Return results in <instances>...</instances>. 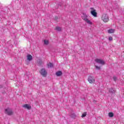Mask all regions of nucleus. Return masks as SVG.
<instances>
[{
    "instance_id": "nucleus-1",
    "label": "nucleus",
    "mask_w": 124,
    "mask_h": 124,
    "mask_svg": "<svg viewBox=\"0 0 124 124\" xmlns=\"http://www.w3.org/2000/svg\"><path fill=\"white\" fill-rule=\"evenodd\" d=\"M82 19L83 20V21H85L87 24H89V25H92L93 23L91 20H89L88 19V15L86 14V13H82Z\"/></svg>"
},
{
    "instance_id": "nucleus-2",
    "label": "nucleus",
    "mask_w": 124,
    "mask_h": 124,
    "mask_svg": "<svg viewBox=\"0 0 124 124\" xmlns=\"http://www.w3.org/2000/svg\"><path fill=\"white\" fill-rule=\"evenodd\" d=\"M101 19L104 23H107L109 21V16L106 13H104L102 15Z\"/></svg>"
},
{
    "instance_id": "nucleus-3",
    "label": "nucleus",
    "mask_w": 124,
    "mask_h": 124,
    "mask_svg": "<svg viewBox=\"0 0 124 124\" xmlns=\"http://www.w3.org/2000/svg\"><path fill=\"white\" fill-rule=\"evenodd\" d=\"M5 114L8 116H11L13 115V111L12 110V109L7 108L5 109Z\"/></svg>"
},
{
    "instance_id": "nucleus-4",
    "label": "nucleus",
    "mask_w": 124,
    "mask_h": 124,
    "mask_svg": "<svg viewBox=\"0 0 124 124\" xmlns=\"http://www.w3.org/2000/svg\"><path fill=\"white\" fill-rule=\"evenodd\" d=\"M95 62L97 63L101 64V65H104L105 64V62L102 59H95Z\"/></svg>"
},
{
    "instance_id": "nucleus-5",
    "label": "nucleus",
    "mask_w": 124,
    "mask_h": 124,
    "mask_svg": "<svg viewBox=\"0 0 124 124\" xmlns=\"http://www.w3.org/2000/svg\"><path fill=\"white\" fill-rule=\"evenodd\" d=\"M40 73L41 75L43 76V77H46V76H47V72L44 68H43L41 70Z\"/></svg>"
},
{
    "instance_id": "nucleus-6",
    "label": "nucleus",
    "mask_w": 124,
    "mask_h": 124,
    "mask_svg": "<svg viewBox=\"0 0 124 124\" xmlns=\"http://www.w3.org/2000/svg\"><path fill=\"white\" fill-rule=\"evenodd\" d=\"M88 81L90 84H93L95 82V79H94V77H89L88 78Z\"/></svg>"
},
{
    "instance_id": "nucleus-7",
    "label": "nucleus",
    "mask_w": 124,
    "mask_h": 124,
    "mask_svg": "<svg viewBox=\"0 0 124 124\" xmlns=\"http://www.w3.org/2000/svg\"><path fill=\"white\" fill-rule=\"evenodd\" d=\"M91 14L94 17H97V13L96 12V10H93L91 11Z\"/></svg>"
},
{
    "instance_id": "nucleus-8",
    "label": "nucleus",
    "mask_w": 124,
    "mask_h": 124,
    "mask_svg": "<svg viewBox=\"0 0 124 124\" xmlns=\"http://www.w3.org/2000/svg\"><path fill=\"white\" fill-rule=\"evenodd\" d=\"M22 107H23V108H25V109H28V110H31V107L28 104H25L22 106Z\"/></svg>"
},
{
    "instance_id": "nucleus-9",
    "label": "nucleus",
    "mask_w": 124,
    "mask_h": 124,
    "mask_svg": "<svg viewBox=\"0 0 124 124\" xmlns=\"http://www.w3.org/2000/svg\"><path fill=\"white\" fill-rule=\"evenodd\" d=\"M55 74L56 76H58V77L62 76V71H59L57 72Z\"/></svg>"
},
{
    "instance_id": "nucleus-10",
    "label": "nucleus",
    "mask_w": 124,
    "mask_h": 124,
    "mask_svg": "<svg viewBox=\"0 0 124 124\" xmlns=\"http://www.w3.org/2000/svg\"><path fill=\"white\" fill-rule=\"evenodd\" d=\"M27 60L28 61H31L32 60V56L31 55H27Z\"/></svg>"
},
{
    "instance_id": "nucleus-11",
    "label": "nucleus",
    "mask_w": 124,
    "mask_h": 124,
    "mask_svg": "<svg viewBox=\"0 0 124 124\" xmlns=\"http://www.w3.org/2000/svg\"><path fill=\"white\" fill-rule=\"evenodd\" d=\"M115 32V30L114 29H109L108 30V33H114Z\"/></svg>"
},
{
    "instance_id": "nucleus-12",
    "label": "nucleus",
    "mask_w": 124,
    "mask_h": 124,
    "mask_svg": "<svg viewBox=\"0 0 124 124\" xmlns=\"http://www.w3.org/2000/svg\"><path fill=\"white\" fill-rule=\"evenodd\" d=\"M109 92L111 93H116V91H115V90H114V89H113V88H110L109 90Z\"/></svg>"
},
{
    "instance_id": "nucleus-13",
    "label": "nucleus",
    "mask_w": 124,
    "mask_h": 124,
    "mask_svg": "<svg viewBox=\"0 0 124 124\" xmlns=\"http://www.w3.org/2000/svg\"><path fill=\"white\" fill-rule=\"evenodd\" d=\"M49 68H51L52 67H53L54 66V65L53 64V63H49L48 64H47Z\"/></svg>"
},
{
    "instance_id": "nucleus-14",
    "label": "nucleus",
    "mask_w": 124,
    "mask_h": 124,
    "mask_svg": "<svg viewBox=\"0 0 124 124\" xmlns=\"http://www.w3.org/2000/svg\"><path fill=\"white\" fill-rule=\"evenodd\" d=\"M108 116L110 118H113V117H114V113H113V112H109L108 113Z\"/></svg>"
},
{
    "instance_id": "nucleus-15",
    "label": "nucleus",
    "mask_w": 124,
    "mask_h": 124,
    "mask_svg": "<svg viewBox=\"0 0 124 124\" xmlns=\"http://www.w3.org/2000/svg\"><path fill=\"white\" fill-rule=\"evenodd\" d=\"M71 118H73V119H75V118H76V115L75 114V113H72L71 116H70Z\"/></svg>"
},
{
    "instance_id": "nucleus-16",
    "label": "nucleus",
    "mask_w": 124,
    "mask_h": 124,
    "mask_svg": "<svg viewBox=\"0 0 124 124\" xmlns=\"http://www.w3.org/2000/svg\"><path fill=\"white\" fill-rule=\"evenodd\" d=\"M56 31H62V28L60 27H57L56 28Z\"/></svg>"
},
{
    "instance_id": "nucleus-17",
    "label": "nucleus",
    "mask_w": 124,
    "mask_h": 124,
    "mask_svg": "<svg viewBox=\"0 0 124 124\" xmlns=\"http://www.w3.org/2000/svg\"><path fill=\"white\" fill-rule=\"evenodd\" d=\"M44 44H45L46 45H47V44L49 43V41L47 40H44Z\"/></svg>"
},
{
    "instance_id": "nucleus-18",
    "label": "nucleus",
    "mask_w": 124,
    "mask_h": 124,
    "mask_svg": "<svg viewBox=\"0 0 124 124\" xmlns=\"http://www.w3.org/2000/svg\"><path fill=\"white\" fill-rule=\"evenodd\" d=\"M86 116H87V112H84L82 114L81 117H82V118H84V117H86Z\"/></svg>"
},
{
    "instance_id": "nucleus-19",
    "label": "nucleus",
    "mask_w": 124,
    "mask_h": 124,
    "mask_svg": "<svg viewBox=\"0 0 124 124\" xmlns=\"http://www.w3.org/2000/svg\"><path fill=\"white\" fill-rule=\"evenodd\" d=\"M95 68H96V69H97L98 70H100V69H101L100 67H99V66H97V65H95Z\"/></svg>"
},
{
    "instance_id": "nucleus-20",
    "label": "nucleus",
    "mask_w": 124,
    "mask_h": 124,
    "mask_svg": "<svg viewBox=\"0 0 124 124\" xmlns=\"http://www.w3.org/2000/svg\"><path fill=\"white\" fill-rule=\"evenodd\" d=\"M113 79L114 81L115 82H116V81H117V79H118V78H117V77L114 76L113 78Z\"/></svg>"
},
{
    "instance_id": "nucleus-21",
    "label": "nucleus",
    "mask_w": 124,
    "mask_h": 124,
    "mask_svg": "<svg viewBox=\"0 0 124 124\" xmlns=\"http://www.w3.org/2000/svg\"><path fill=\"white\" fill-rule=\"evenodd\" d=\"M108 40L109 41H112V40H113V37H108Z\"/></svg>"
},
{
    "instance_id": "nucleus-22",
    "label": "nucleus",
    "mask_w": 124,
    "mask_h": 124,
    "mask_svg": "<svg viewBox=\"0 0 124 124\" xmlns=\"http://www.w3.org/2000/svg\"><path fill=\"white\" fill-rule=\"evenodd\" d=\"M39 63L41 64V63H42V61H40V62H39Z\"/></svg>"
},
{
    "instance_id": "nucleus-23",
    "label": "nucleus",
    "mask_w": 124,
    "mask_h": 124,
    "mask_svg": "<svg viewBox=\"0 0 124 124\" xmlns=\"http://www.w3.org/2000/svg\"><path fill=\"white\" fill-rule=\"evenodd\" d=\"M91 9L93 10V8H91Z\"/></svg>"
}]
</instances>
